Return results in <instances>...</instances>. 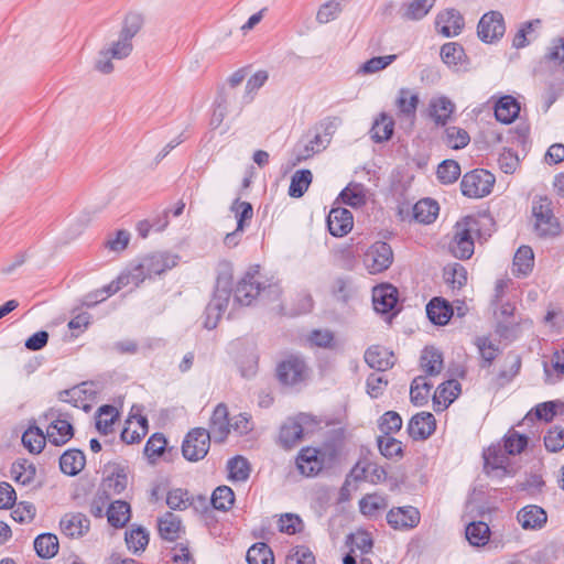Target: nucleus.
<instances>
[{"instance_id":"35","label":"nucleus","mask_w":564,"mask_h":564,"mask_svg":"<svg viewBox=\"0 0 564 564\" xmlns=\"http://www.w3.org/2000/svg\"><path fill=\"white\" fill-rule=\"evenodd\" d=\"M420 365L427 376H436L443 369L442 354L433 347H425L420 358Z\"/></svg>"},{"instance_id":"25","label":"nucleus","mask_w":564,"mask_h":564,"mask_svg":"<svg viewBox=\"0 0 564 564\" xmlns=\"http://www.w3.org/2000/svg\"><path fill=\"white\" fill-rule=\"evenodd\" d=\"M517 519L523 529L538 530L546 523L547 516L541 507L530 505L518 512Z\"/></svg>"},{"instance_id":"50","label":"nucleus","mask_w":564,"mask_h":564,"mask_svg":"<svg viewBox=\"0 0 564 564\" xmlns=\"http://www.w3.org/2000/svg\"><path fill=\"white\" fill-rule=\"evenodd\" d=\"M378 447L380 453L389 459L401 458L403 456L402 443L390 435L378 436Z\"/></svg>"},{"instance_id":"48","label":"nucleus","mask_w":564,"mask_h":564,"mask_svg":"<svg viewBox=\"0 0 564 564\" xmlns=\"http://www.w3.org/2000/svg\"><path fill=\"white\" fill-rule=\"evenodd\" d=\"M247 562L249 564H274V556L265 543L259 542L248 550Z\"/></svg>"},{"instance_id":"22","label":"nucleus","mask_w":564,"mask_h":564,"mask_svg":"<svg viewBox=\"0 0 564 564\" xmlns=\"http://www.w3.org/2000/svg\"><path fill=\"white\" fill-rule=\"evenodd\" d=\"M464 26V19L455 9L446 10L436 18V28L446 37L456 36Z\"/></svg>"},{"instance_id":"30","label":"nucleus","mask_w":564,"mask_h":564,"mask_svg":"<svg viewBox=\"0 0 564 564\" xmlns=\"http://www.w3.org/2000/svg\"><path fill=\"white\" fill-rule=\"evenodd\" d=\"M442 61L449 67H456L458 69L465 68L467 65V56L464 47L456 42L445 43L441 47Z\"/></svg>"},{"instance_id":"40","label":"nucleus","mask_w":564,"mask_h":564,"mask_svg":"<svg viewBox=\"0 0 564 564\" xmlns=\"http://www.w3.org/2000/svg\"><path fill=\"white\" fill-rule=\"evenodd\" d=\"M437 214L438 205L430 198L419 200L413 207L415 220L422 224H431L435 220Z\"/></svg>"},{"instance_id":"13","label":"nucleus","mask_w":564,"mask_h":564,"mask_svg":"<svg viewBox=\"0 0 564 564\" xmlns=\"http://www.w3.org/2000/svg\"><path fill=\"white\" fill-rule=\"evenodd\" d=\"M387 521L395 530L412 529L420 522V512L414 507L394 508L388 512Z\"/></svg>"},{"instance_id":"26","label":"nucleus","mask_w":564,"mask_h":564,"mask_svg":"<svg viewBox=\"0 0 564 564\" xmlns=\"http://www.w3.org/2000/svg\"><path fill=\"white\" fill-rule=\"evenodd\" d=\"M455 110L454 102L445 96L432 98L429 115L437 126H445Z\"/></svg>"},{"instance_id":"17","label":"nucleus","mask_w":564,"mask_h":564,"mask_svg":"<svg viewBox=\"0 0 564 564\" xmlns=\"http://www.w3.org/2000/svg\"><path fill=\"white\" fill-rule=\"evenodd\" d=\"M327 147V138H322L321 133H315L314 137L310 140L300 141L293 150V165L311 159L313 155L322 152Z\"/></svg>"},{"instance_id":"53","label":"nucleus","mask_w":564,"mask_h":564,"mask_svg":"<svg viewBox=\"0 0 564 564\" xmlns=\"http://www.w3.org/2000/svg\"><path fill=\"white\" fill-rule=\"evenodd\" d=\"M540 20L529 21L521 24L512 40V46L522 48L527 46L535 36V26H539Z\"/></svg>"},{"instance_id":"41","label":"nucleus","mask_w":564,"mask_h":564,"mask_svg":"<svg viewBox=\"0 0 564 564\" xmlns=\"http://www.w3.org/2000/svg\"><path fill=\"white\" fill-rule=\"evenodd\" d=\"M34 549L42 558H51L58 552L57 536L52 533L40 534L34 540Z\"/></svg>"},{"instance_id":"19","label":"nucleus","mask_w":564,"mask_h":564,"mask_svg":"<svg viewBox=\"0 0 564 564\" xmlns=\"http://www.w3.org/2000/svg\"><path fill=\"white\" fill-rule=\"evenodd\" d=\"M148 433V419L140 413L130 414L121 432V440L127 444L139 443Z\"/></svg>"},{"instance_id":"4","label":"nucleus","mask_w":564,"mask_h":564,"mask_svg":"<svg viewBox=\"0 0 564 564\" xmlns=\"http://www.w3.org/2000/svg\"><path fill=\"white\" fill-rule=\"evenodd\" d=\"M40 422H47L46 437L55 446L65 445L74 436V427L63 417L59 410L48 409L40 416Z\"/></svg>"},{"instance_id":"55","label":"nucleus","mask_w":564,"mask_h":564,"mask_svg":"<svg viewBox=\"0 0 564 564\" xmlns=\"http://www.w3.org/2000/svg\"><path fill=\"white\" fill-rule=\"evenodd\" d=\"M434 3L435 0H413L405 7L402 17L408 20H420L429 13Z\"/></svg>"},{"instance_id":"47","label":"nucleus","mask_w":564,"mask_h":564,"mask_svg":"<svg viewBox=\"0 0 564 564\" xmlns=\"http://www.w3.org/2000/svg\"><path fill=\"white\" fill-rule=\"evenodd\" d=\"M269 78L267 70H258L254 73L246 84L245 94L242 96V100L240 102V106L250 104L257 91L267 83Z\"/></svg>"},{"instance_id":"37","label":"nucleus","mask_w":564,"mask_h":564,"mask_svg":"<svg viewBox=\"0 0 564 564\" xmlns=\"http://www.w3.org/2000/svg\"><path fill=\"white\" fill-rule=\"evenodd\" d=\"M128 485V477L123 469H118L111 475L107 476L101 485L100 489L105 491V494L111 498L113 495H120Z\"/></svg>"},{"instance_id":"34","label":"nucleus","mask_w":564,"mask_h":564,"mask_svg":"<svg viewBox=\"0 0 564 564\" xmlns=\"http://www.w3.org/2000/svg\"><path fill=\"white\" fill-rule=\"evenodd\" d=\"M534 265V253L531 247L521 246L513 258L512 271L518 276H527Z\"/></svg>"},{"instance_id":"64","label":"nucleus","mask_w":564,"mask_h":564,"mask_svg":"<svg viewBox=\"0 0 564 564\" xmlns=\"http://www.w3.org/2000/svg\"><path fill=\"white\" fill-rule=\"evenodd\" d=\"M285 564H315V556L305 546H296L286 556Z\"/></svg>"},{"instance_id":"29","label":"nucleus","mask_w":564,"mask_h":564,"mask_svg":"<svg viewBox=\"0 0 564 564\" xmlns=\"http://www.w3.org/2000/svg\"><path fill=\"white\" fill-rule=\"evenodd\" d=\"M86 464L85 455L79 449H68L59 458V468L62 473L68 476L79 474Z\"/></svg>"},{"instance_id":"14","label":"nucleus","mask_w":564,"mask_h":564,"mask_svg":"<svg viewBox=\"0 0 564 564\" xmlns=\"http://www.w3.org/2000/svg\"><path fill=\"white\" fill-rule=\"evenodd\" d=\"M228 408L224 403H219L210 417L208 433L215 442H224L230 432V420L228 417Z\"/></svg>"},{"instance_id":"62","label":"nucleus","mask_w":564,"mask_h":564,"mask_svg":"<svg viewBox=\"0 0 564 564\" xmlns=\"http://www.w3.org/2000/svg\"><path fill=\"white\" fill-rule=\"evenodd\" d=\"M378 427L383 435L397 433L402 427V417L395 411H388L379 419Z\"/></svg>"},{"instance_id":"61","label":"nucleus","mask_w":564,"mask_h":564,"mask_svg":"<svg viewBox=\"0 0 564 564\" xmlns=\"http://www.w3.org/2000/svg\"><path fill=\"white\" fill-rule=\"evenodd\" d=\"M469 134L462 128L448 127L445 130V143L452 149H463L469 143Z\"/></svg>"},{"instance_id":"10","label":"nucleus","mask_w":564,"mask_h":564,"mask_svg":"<svg viewBox=\"0 0 564 564\" xmlns=\"http://www.w3.org/2000/svg\"><path fill=\"white\" fill-rule=\"evenodd\" d=\"M230 299V291L227 286H220L218 284L214 297L210 300L206 307V319L204 326L207 329H214L221 314L227 308Z\"/></svg>"},{"instance_id":"49","label":"nucleus","mask_w":564,"mask_h":564,"mask_svg":"<svg viewBox=\"0 0 564 564\" xmlns=\"http://www.w3.org/2000/svg\"><path fill=\"white\" fill-rule=\"evenodd\" d=\"M341 200L351 207H359L366 203V191L364 185L350 183L340 193Z\"/></svg>"},{"instance_id":"46","label":"nucleus","mask_w":564,"mask_h":564,"mask_svg":"<svg viewBox=\"0 0 564 564\" xmlns=\"http://www.w3.org/2000/svg\"><path fill=\"white\" fill-rule=\"evenodd\" d=\"M312 178L313 175L310 170L296 171L291 178L289 195L294 198L303 196L312 183Z\"/></svg>"},{"instance_id":"39","label":"nucleus","mask_w":564,"mask_h":564,"mask_svg":"<svg viewBox=\"0 0 564 564\" xmlns=\"http://www.w3.org/2000/svg\"><path fill=\"white\" fill-rule=\"evenodd\" d=\"M465 535L470 545L478 547L484 546L489 541L490 529L488 524L482 521L471 522L466 527Z\"/></svg>"},{"instance_id":"44","label":"nucleus","mask_w":564,"mask_h":564,"mask_svg":"<svg viewBox=\"0 0 564 564\" xmlns=\"http://www.w3.org/2000/svg\"><path fill=\"white\" fill-rule=\"evenodd\" d=\"M432 387L433 384L426 380V377L419 376L414 378L410 389L411 401L415 405H423L424 403H426Z\"/></svg>"},{"instance_id":"20","label":"nucleus","mask_w":564,"mask_h":564,"mask_svg":"<svg viewBox=\"0 0 564 564\" xmlns=\"http://www.w3.org/2000/svg\"><path fill=\"white\" fill-rule=\"evenodd\" d=\"M62 532L69 538H80L86 534L90 528L89 519L80 513H66L59 522Z\"/></svg>"},{"instance_id":"32","label":"nucleus","mask_w":564,"mask_h":564,"mask_svg":"<svg viewBox=\"0 0 564 564\" xmlns=\"http://www.w3.org/2000/svg\"><path fill=\"white\" fill-rule=\"evenodd\" d=\"M426 314L432 323L445 325L453 315V308L445 300L434 297L426 305Z\"/></svg>"},{"instance_id":"8","label":"nucleus","mask_w":564,"mask_h":564,"mask_svg":"<svg viewBox=\"0 0 564 564\" xmlns=\"http://www.w3.org/2000/svg\"><path fill=\"white\" fill-rule=\"evenodd\" d=\"M506 31L503 17L498 11L485 13L478 22L477 34L485 43H494L503 36Z\"/></svg>"},{"instance_id":"45","label":"nucleus","mask_w":564,"mask_h":564,"mask_svg":"<svg viewBox=\"0 0 564 564\" xmlns=\"http://www.w3.org/2000/svg\"><path fill=\"white\" fill-rule=\"evenodd\" d=\"M181 520L171 512H166L159 521V531L164 540L174 541L178 538Z\"/></svg>"},{"instance_id":"5","label":"nucleus","mask_w":564,"mask_h":564,"mask_svg":"<svg viewBox=\"0 0 564 564\" xmlns=\"http://www.w3.org/2000/svg\"><path fill=\"white\" fill-rule=\"evenodd\" d=\"M495 177L486 170H475L463 176L460 188L463 195L479 198L488 195L494 186Z\"/></svg>"},{"instance_id":"7","label":"nucleus","mask_w":564,"mask_h":564,"mask_svg":"<svg viewBox=\"0 0 564 564\" xmlns=\"http://www.w3.org/2000/svg\"><path fill=\"white\" fill-rule=\"evenodd\" d=\"M393 261L391 247L383 241L375 242L365 253L364 263L370 274L387 270Z\"/></svg>"},{"instance_id":"59","label":"nucleus","mask_w":564,"mask_h":564,"mask_svg":"<svg viewBox=\"0 0 564 564\" xmlns=\"http://www.w3.org/2000/svg\"><path fill=\"white\" fill-rule=\"evenodd\" d=\"M143 25V18L139 13H128L123 20L120 31V36L132 42V39L138 34Z\"/></svg>"},{"instance_id":"36","label":"nucleus","mask_w":564,"mask_h":564,"mask_svg":"<svg viewBox=\"0 0 564 564\" xmlns=\"http://www.w3.org/2000/svg\"><path fill=\"white\" fill-rule=\"evenodd\" d=\"M395 105L401 116L411 120L415 118L416 108L419 105L417 94L412 93L410 89L402 88L399 90Z\"/></svg>"},{"instance_id":"1","label":"nucleus","mask_w":564,"mask_h":564,"mask_svg":"<svg viewBox=\"0 0 564 564\" xmlns=\"http://www.w3.org/2000/svg\"><path fill=\"white\" fill-rule=\"evenodd\" d=\"M180 257L170 251H153L138 258L127 268L132 285L138 288L147 279L164 274L178 264Z\"/></svg>"},{"instance_id":"24","label":"nucleus","mask_w":564,"mask_h":564,"mask_svg":"<svg viewBox=\"0 0 564 564\" xmlns=\"http://www.w3.org/2000/svg\"><path fill=\"white\" fill-rule=\"evenodd\" d=\"M304 416L297 419H289L280 430L279 441L283 448L290 449L297 445L303 438V425L301 420Z\"/></svg>"},{"instance_id":"33","label":"nucleus","mask_w":564,"mask_h":564,"mask_svg":"<svg viewBox=\"0 0 564 564\" xmlns=\"http://www.w3.org/2000/svg\"><path fill=\"white\" fill-rule=\"evenodd\" d=\"M130 517V505L126 501L116 500L111 502L107 509L108 522L113 528H123L129 522Z\"/></svg>"},{"instance_id":"38","label":"nucleus","mask_w":564,"mask_h":564,"mask_svg":"<svg viewBox=\"0 0 564 564\" xmlns=\"http://www.w3.org/2000/svg\"><path fill=\"white\" fill-rule=\"evenodd\" d=\"M36 475V467L28 459L17 460L11 466V477L21 485H30Z\"/></svg>"},{"instance_id":"57","label":"nucleus","mask_w":564,"mask_h":564,"mask_svg":"<svg viewBox=\"0 0 564 564\" xmlns=\"http://www.w3.org/2000/svg\"><path fill=\"white\" fill-rule=\"evenodd\" d=\"M227 468L232 480L243 481L249 477L250 465L242 456H236L228 460Z\"/></svg>"},{"instance_id":"12","label":"nucleus","mask_w":564,"mask_h":564,"mask_svg":"<svg viewBox=\"0 0 564 564\" xmlns=\"http://www.w3.org/2000/svg\"><path fill=\"white\" fill-rule=\"evenodd\" d=\"M279 380L289 386L297 384L306 378V365L299 357H290L278 367Z\"/></svg>"},{"instance_id":"43","label":"nucleus","mask_w":564,"mask_h":564,"mask_svg":"<svg viewBox=\"0 0 564 564\" xmlns=\"http://www.w3.org/2000/svg\"><path fill=\"white\" fill-rule=\"evenodd\" d=\"M359 507L362 514L369 518H375L381 511L387 509L388 500L386 497L377 494L367 495L360 500Z\"/></svg>"},{"instance_id":"18","label":"nucleus","mask_w":564,"mask_h":564,"mask_svg":"<svg viewBox=\"0 0 564 564\" xmlns=\"http://www.w3.org/2000/svg\"><path fill=\"white\" fill-rule=\"evenodd\" d=\"M373 307L377 312L386 314L391 312L398 303V290L391 284H381L372 290Z\"/></svg>"},{"instance_id":"58","label":"nucleus","mask_w":564,"mask_h":564,"mask_svg":"<svg viewBox=\"0 0 564 564\" xmlns=\"http://www.w3.org/2000/svg\"><path fill=\"white\" fill-rule=\"evenodd\" d=\"M118 412L111 405H104L99 409L97 419H96V427L102 434H108L112 430V425L115 420L117 419Z\"/></svg>"},{"instance_id":"31","label":"nucleus","mask_w":564,"mask_h":564,"mask_svg":"<svg viewBox=\"0 0 564 564\" xmlns=\"http://www.w3.org/2000/svg\"><path fill=\"white\" fill-rule=\"evenodd\" d=\"M520 112V106L512 96L501 97L495 106L496 119L505 124L516 120Z\"/></svg>"},{"instance_id":"42","label":"nucleus","mask_w":564,"mask_h":564,"mask_svg":"<svg viewBox=\"0 0 564 564\" xmlns=\"http://www.w3.org/2000/svg\"><path fill=\"white\" fill-rule=\"evenodd\" d=\"M394 121L386 113H381L371 128V138L375 142L388 141L393 134Z\"/></svg>"},{"instance_id":"16","label":"nucleus","mask_w":564,"mask_h":564,"mask_svg":"<svg viewBox=\"0 0 564 564\" xmlns=\"http://www.w3.org/2000/svg\"><path fill=\"white\" fill-rule=\"evenodd\" d=\"M327 226L334 237L346 236L354 226L352 214L346 208H333L327 217Z\"/></svg>"},{"instance_id":"63","label":"nucleus","mask_w":564,"mask_h":564,"mask_svg":"<svg viewBox=\"0 0 564 564\" xmlns=\"http://www.w3.org/2000/svg\"><path fill=\"white\" fill-rule=\"evenodd\" d=\"M528 445V437L511 431L505 437V451L509 455L520 454Z\"/></svg>"},{"instance_id":"60","label":"nucleus","mask_w":564,"mask_h":564,"mask_svg":"<svg viewBox=\"0 0 564 564\" xmlns=\"http://www.w3.org/2000/svg\"><path fill=\"white\" fill-rule=\"evenodd\" d=\"M460 175V166L454 160L443 161L437 169V177L444 184H452Z\"/></svg>"},{"instance_id":"28","label":"nucleus","mask_w":564,"mask_h":564,"mask_svg":"<svg viewBox=\"0 0 564 564\" xmlns=\"http://www.w3.org/2000/svg\"><path fill=\"white\" fill-rule=\"evenodd\" d=\"M46 435L35 421L30 422L29 427L22 434V444L31 454H40L46 444Z\"/></svg>"},{"instance_id":"54","label":"nucleus","mask_w":564,"mask_h":564,"mask_svg":"<svg viewBox=\"0 0 564 564\" xmlns=\"http://www.w3.org/2000/svg\"><path fill=\"white\" fill-rule=\"evenodd\" d=\"M210 501L215 509L226 511L234 505V491L228 486H219L214 490Z\"/></svg>"},{"instance_id":"2","label":"nucleus","mask_w":564,"mask_h":564,"mask_svg":"<svg viewBox=\"0 0 564 564\" xmlns=\"http://www.w3.org/2000/svg\"><path fill=\"white\" fill-rule=\"evenodd\" d=\"M480 227V220L474 216H466L456 223L454 238L449 245V250L455 258L466 260L474 254V239L479 235Z\"/></svg>"},{"instance_id":"9","label":"nucleus","mask_w":564,"mask_h":564,"mask_svg":"<svg viewBox=\"0 0 564 564\" xmlns=\"http://www.w3.org/2000/svg\"><path fill=\"white\" fill-rule=\"evenodd\" d=\"M261 282L257 270L249 271L239 281L235 290V301L240 305H250L261 293Z\"/></svg>"},{"instance_id":"51","label":"nucleus","mask_w":564,"mask_h":564,"mask_svg":"<svg viewBox=\"0 0 564 564\" xmlns=\"http://www.w3.org/2000/svg\"><path fill=\"white\" fill-rule=\"evenodd\" d=\"M230 210L235 214L237 219L238 231H243L246 226L249 225L253 217L252 205L248 202H241L237 198L231 204Z\"/></svg>"},{"instance_id":"6","label":"nucleus","mask_w":564,"mask_h":564,"mask_svg":"<svg viewBox=\"0 0 564 564\" xmlns=\"http://www.w3.org/2000/svg\"><path fill=\"white\" fill-rule=\"evenodd\" d=\"M212 438L213 437L210 436L206 429H193L191 432L187 433L183 442V456L191 462H197L199 459H203L208 453Z\"/></svg>"},{"instance_id":"11","label":"nucleus","mask_w":564,"mask_h":564,"mask_svg":"<svg viewBox=\"0 0 564 564\" xmlns=\"http://www.w3.org/2000/svg\"><path fill=\"white\" fill-rule=\"evenodd\" d=\"M296 467L303 476H315L324 467V455L314 447L302 448L296 457Z\"/></svg>"},{"instance_id":"27","label":"nucleus","mask_w":564,"mask_h":564,"mask_svg":"<svg viewBox=\"0 0 564 564\" xmlns=\"http://www.w3.org/2000/svg\"><path fill=\"white\" fill-rule=\"evenodd\" d=\"M460 386L456 380H447L441 383L433 395V406L435 411L446 409L458 395Z\"/></svg>"},{"instance_id":"21","label":"nucleus","mask_w":564,"mask_h":564,"mask_svg":"<svg viewBox=\"0 0 564 564\" xmlns=\"http://www.w3.org/2000/svg\"><path fill=\"white\" fill-rule=\"evenodd\" d=\"M365 361L372 369L386 371L393 367L395 358L393 352L386 347L375 345L366 350Z\"/></svg>"},{"instance_id":"3","label":"nucleus","mask_w":564,"mask_h":564,"mask_svg":"<svg viewBox=\"0 0 564 564\" xmlns=\"http://www.w3.org/2000/svg\"><path fill=\"white\" fill-rule=\"evenodd\" d=\"M532 215L538 236L549 237L560 234V223L553 214L552 202L549 197L540 196L533 200Z\"/></svg>"},{"instance_id":"56","label":"nucleus","mask_w":564,"mask_h":564,"mask_svg":"<svg viewBox=\"0 0 564 564\" xmlns=\"http://www.w3.org/2000/svg\"><path fill=\"white\" fill-rule=\"evenodd\" d=\"M545 449L550 453H557L564 448V429L554 425L547 430L544 437Z\"/></svg>"},{"instance_id":"23","label":"nucleus","mask_w":564,"mask_h":564,"mask_svg":"<svg viewBox=\"0 0 564 564\" xmlns=\"http://www.w3.org/2000/svg\"><path fill=\"white\" fill-rule=\"evenodd\" d=\"M499 306L498 311L495 312L497 317L499 318L498 325H497V333L506 338V339H513L517 337L518 332V323H511L508 322L509 317L513 316L514 313V305L512 303H500L497 305Z\"/></svg>"},{"instance_id":"52","label":"nucleus","mask_w":564,"mask_h":564,"mask_svg":"<svg viewBox=\"0 0 564 564\" xmlns=\"http://www.w3.org/2000/svg\"><path fill=\"white\" fill-rule=\"evenodd\" d=\"M126 543L129 550L138 553L144 551L149 543V533L142 527L132 528L126 532Z\"/></svg>"},{"instance_id":"15","label":"nucleus","mask_w":564,"mask_h":564,"mask_svg":"<svg viewBox=\"0 0 564 564\" xmlns=\"http://www.w3.org/2000/svg\"><path fill=\"white\" fill-rule=\"evenodd\" d=\"M435 417L430 412H421L412 416L408 424L409 435L415 440H426L435 431Z\"/></svg>"}]
</instances>
